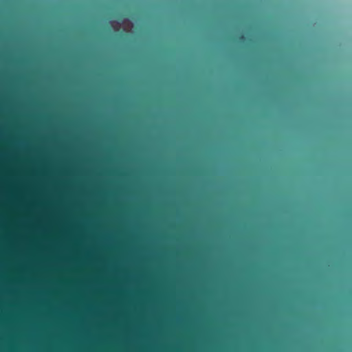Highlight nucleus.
<instances>
[{"instance_id": "1", "label": "nucleus", "mask_w": 352, "mask_h": 352, "mask_svg": "<svg viewBox=\"0 0 352 352\" xmlns=\"http://www.w3.org/2000/svg\"><path fill=\"white\" fill-rule=\"evenodd\" d=\"M239 40L241 42H243L245 40V36L243 34H241L239 36Z\"/></svg>"}]
</instances>
